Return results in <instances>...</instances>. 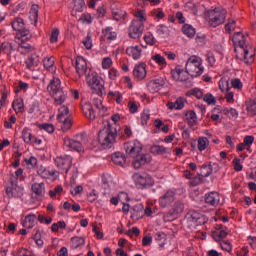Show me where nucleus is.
Listing matches in <instances>:
<instances>
[{"label":"nucleus","instance_id":"obj_51","mask_svg":"<svg viewBox=\"0 0 256 256\" xmlns=\"http://www.w3.org/2000/svg\"><path fill=\"white\" fill-rule=\"evenodd\" d=\"M2 53H5V55H11V53H13V46L9 43H3Z\"/></svg>","mask_w":256,"mask_h":256},{"label":"nucleus","instance_id":"obj_25","mask_svg":"<svg viewBox=\"0 0 256 256\" xmlns=\"http://www.w3.org/2000/svg\"><path fill=\"white\" fill-rule=\"evenodd\" d=\"M175 201V192L167 191L161 199L162 207H167V205H171Z\"/></svg>","mask_w":256,"mask_h":256},{"label":"nucleus","instance_id":"obj_48","mask_svg":"<svg viewBox=\"0 0 256 256\" xmlns=\"http://www.w3.org/2000/svg\"><path fill=\"white\" fill-rule=\"evenodd\" d=\"M150 117H151V113H149V110H144L141 113V125L142 126L147 125V121H149Z\"/></svg>","mask_w":256,"mask_h":256},{"label":"nucleus","instance_id":"obj_27","mask_svg":"<svg viewBox=\"0 0 256 256\" xmlns=\"http://www.w3.org/2000/svg\"><path fill=\"white\" fill-rule=\"evenodd\" d=\"M82 111L87 119H90V121H93L95 119V110H93V106L91 103H85L82 106Z\"/></svg>","mask_w":256,"mask_h":256},{"label":"nucleus","instance_id":"obj_63","mask_svg":"<svg viewBox=\"0 0 256 256\" xmlns=\"http://www.w3.org/2000/svg\"><path fill=\"white\" fill-rule=\"evenodd\" d=\"M204 101L208 103V105H215L216 100L211 94H206L204 96Z\"/></svg>","mask_w":256,"mask_h":256},{"label":"nucleus","instance_id":"obj_44","mask_svg":"<svg viewBox=\"0 0 256 256\" xmlns=\"http://www.w3.org/2000/svg\"><path fill=\"white\" fill-rule=\"evenodd\" d=\"M227 235L228 233L225 230H219L218 232L212 233V237L215 239V241H221V239H225Z\"/></svg>","mask_w":256,"mask_h":256},{"label":"nucleus","instance_id":"obj_29","mask_svg":"<svg viewBox=\"0 0 256 256\" xmlns=\"http://www.w3.org/2000/svg\"><path fill=\"white\" fill-rule=\"evenodd\" d=\"M43 66L50 73H55V58L54 57H45L43 60Z\"/></svg>","mask_w":256,"mask_h":256},{"label":"nucleus","instance_id":"obj_59","mask_svg":"<svg viewBox=\"0 0 256 256\" xmlns=\"http://www.w3.org/2000/svg\"><path fill=\"white\" fill-rule=\"evenodd\" d=\"M151 15L154 17V21H157V23L161 21V9L152 10Z\"/></svg>","mask_w":256,"mask_h":256},{"label":"nucleus","instance_id":"obj_12","mask_svg":"<svg viewBox=\"0 0 256 256\" xmlns=\"http://www.w3.org/2000/svg\"><path fill=\"white\" fill-rule=\"evenodd\" d=\"M12 29L20 33V37H31V32L25 28V22L23 18L17 17L12 22Z\"/></svg>","mask_w":256,"mask_h":256},{"label":"nucleus","instance_id":"obj_38","mask_svg":"<svg viewBox=\"0 0 256 256\" xmlns=\"http://www.w3.org/2000/svg\"><path fill=\"white\" fill-rule=\"evenodd\" d=\"M182 31L184 35H187V37L189 38L195 37V28H193V26L189 24L184 25Z\"/></svg>","mask_w":256,"mask_h":256},{"label":"nucleus","instance_id":"obj_21","mask_svg":"<svg viewBox=\"0 0 256 256\" xmlns=\"http://www.w3.org/2000/svg\"><path fill=\"white\" fill-rule=\"evenodd\" d=\"M219 201H221V197L217 192H210L206 194L205 203H207V205L217 207V205H219Z\"/></svg>","mask_w":256,"mask_h":256},{"label":"nucleus","instance_id":"obj_46","mask_svg":"<svg viewBox=\"0 0 256 256\" xmlns=\"http://www.w3.org/2000/svg\"><path fill=\"white\" fill-rule=\"evenodd\" d=\"M25 65H26V69H29V71H33V69H35L37 62L36 60L33 58V56L29 57L26 61H25Z\"/></svg>","mask_w":256,"mask_h":256},{"label":"nucleus","instance_id":"obj_60","mask_svg":"<svg viewBox=\"0 0 256 256\" xmlns=\"http://www.w3.org/2000/svg\"><path fill=\"white\" fill-rule=\"evenodd\" d=\"M190 95H194L197 99H202L203 98V91H201L199 88H195L191 90Z\"/></svg>","mask_w":256,"mask_h":256},{"label":"nucleus","instance_id":"obj_22","mask_svg":"<svg viewBox=\"0 0 256 256\" xmlns=\"http://www.w3.org/2000/svg\"><path fill=\"white\" fill-rule=\"evenodd\" d=\"M146 67L147 65H145V63H141L136 66L133 70L134 77L140 81L145 79V77H147V70L145 69Z\"/></svg>","mask_w":256,"mask_h":256},{"label":"nucleus","instance_id":"obj_10","mask_svg":"<svg viewBox=\"0 0 256 256\" xmlns=\"http://www.w3.org/2000/svg\"><path fill=\"white\" fill-rule=\"evenodd\" d=\"M57 120L60 123H63V131H68V129H71L73 122H71V118H69V108L67 106L63 105L58 109Z\"/></svg>","mask_w":256,"mask_h":256},{"label":"nucleus","instance_id":"obj_20","mask_svg":"<svg viewBox=\"0 0 256 256\" xmlns=\"http://www.w3.org/2000/svg\"><path fill=\"white\" fill-rule=\"evenodd\" d=\"M54 100V105L59 106L63 105L65 101L68 99V93L67 90L58 91L55 94H52L51 96Z\"/></svg>","mask_w":256,"mask_h":256},{"label":"nucleus","instance_id":"obj_34","mask_svg":"<svg viewBox=\"0 0 256 256\" xmlns=\"http://www.w3.org/2000/svg\"><path fill=\"white\" fill-rule=\"evenodd\" d=\"M35 219H37V217L34 214L26 216L23 222V227H26V229H33V227H35Z\"/></svg>","mask_w":256,"mask_h":256},{"label":"nucleus","instance_id":"obj_50","mask_svg":"<svg viewBox=\"0 0 256 256\" xmlns=\"http://www.w3.org/2000/svg\"><path fill=\"white\" fill-rule=\"evenodd\" d=\"M231 85L234 89H238V91H241V89H243V82H241L239 78L232 79Z\"/></svg>","mask_w":256,"mask_h":256},{"label":"nucleus","instance_id":"obj_5","mask_svg":"<svg viewBox=\"0 0 256 256\" xmlns=\"http://www.w3.org/2000/svg\"><path fill=\"white\" fill-rule=\"evenodd\" d=\"M85 135L78 134L74 139L64 138V147L67 149H72V151H77V153H83L85 151Z\"/></svg>","mask_w":256,"mask_h":256},{"label":"nucleus","instance_id":"obj_56","mask_svg":"<svg viewBox=\"0 0 256 256\" xmlns=\"http://www.w3.org/2000/svg\"><path fill=\"white\" fill-rule=\"evenodd\" d=\"M105 13H107L105 6H99L96 10L97 19H103V17H105Z\"/></svg>","mask_w":256,"mask_h":256},{"label":"nucleus","instance_id":"obj_33","mask_svg":"<svg viewBox=\"0 0 256 256\" xmlns=\"http://www.w3.org/2000/svg\"><path fill=\"white\" fill-rule=\"evenodd\" d=\"M127 15L126 11L120 10V9H114L112 8V17L114 21H125V17Z\"/></svg>","mask_w":256,"mask_h":256},{"label":"nucleus","instance_id":"obj_32","mask_svg":"<svg viewBox=\"0 0 256 256\" xmlns=\"http://www.w3.org/2000/svg\"><path fill=\"white\" fill-rule=\"evenodd\" d=\"M168 109H183L185 107V98H178L175 103L168 102Z\"/></svg>","mask_w":256,"mask_h":256},{"label":"nucleus","instance_id":"obj_61","mask_svg":"<svg viewBox=\"0 0 256 256\" xmlns=\"http://www.w3.org/2000/svg\"><path fill=\"white\" fill-rule=\"evenodd\" d=\"M38 221L40 223H45L46 225H51V223L53 222V218H51V217L45 218L43 215L40 214L38 216Z\"/></svg>","mask_w":256,"mask_h":256},{"label":"nucleus","instance_id":"obj_55","mask_svg":"<svg viewBox=\"0 0 256 256\" xmlns=\"http://www.w3.org/2000/svg\"><path fill=\"white\" fill-rule=\"evenodd\" d=\"M144 41L147 45H155V36H153L151 33H148L144 36Z\"/></svg>","mask_w":256,"mask_h":256},{"label":"nucleus","instance_id":"obj_13","mask_svg":"<svg viewBox=\"0 0 256 256\" xmlns=\"http://www.w3.org/2000/svg\"><path fill=\"white\" fill-rule=\"evenodd\" d=\"M185 209V206L182 204L181 201H177L174 203L172 210H170L167 215L164 216V221H173V219H177L181 213H183V210Z\"/></svg>","mask_w":256,"mask_h":256},{"label":"nucleus","instance_id":"obj_45","mask_svg":"<svg viewBox=\"0 0 256 256\" xmlns=\"http://www.w3.org/2000/svg\"><path fill=\"white\" fill-rule=\"evenodd\" d=\"M219 89L222 93H227V91L231 90V87H229V80L221 79L219 81Z\"/></svg>","mask_w":256,"mask_h":256},{"label":"nucleus","instance_id":"obj_42","mask_svg":"<svg viewBox=\"0 0 256 256\" xmlns=\"http://www.w3.org/2000/svg\"><path fill=\"white\" fill-rule=\"evenodd\" d=\"M74 9L77 13H83L85 9V0H74Z\"/></svg>","mask_w":256,"mask_h":256},{"label":"nucleus","instance_id":"obj_35","mask_svg":"<svg viewBox=\"0 0 256 256\" xmlns=\"http://www.w3.org/2000/svg\"><path fill=\"white\" fill-rule=\"evenodd\" d=\"M12 109H14L15 113H23L24 104L23 99L17 98L12 103Z\"/></svg>","mask_w":256,"mask_h":256},{"label":"nucleus","instance_id":"obj_47","mask_svg":"<svg viewBox=\"0 0 256 256\" xmlns=\"http://www.w3.org/2000/svg\"><path fill=\"white\" fill-rule=\"evenodd\" d=\"M39 129L46 131V133H54L55 126H53V124L44 123L39 125Z\"/></svg>","mask_w":256,"mask_h":256},{"label":"nucleus","instance_id":"obj_30","mask_svg":"<svg viewBox=\"0 0 256 256\" xmlns=\"http://www.w3.org/2000/svg\"><path fill=\"white\" fill-rule=\"evenodd\" d=\"M148 89L150 93H159L161 91V80L155 79L148 83Z\"/></svg>","mask_w":256,"mask_h":256},{"label":"nucleus","instance_id":"obj_43","mask_svg":"<svg viewBox=\"0 0 256 256\" xmlns=\"http://www.w3.org/2000/svg\"><path fill=\"white\" fill-rule=\"evenodd\" d=\"M149 63L152 67H155V64L156 65H161V54L152 53V56H151V59H150Z\"/></svg>","mask_w":256,"mask_h":256},{"label":"nucleus","instance_id":"obj_23","mask_svg":"<svg viewBox=\"0 0 256 256\" xmlns=\"http://www.w3.org/2000/svg\"><path fill=\"white\" fill-rule=\"evenodd\" d=\"M103 41H115L117 39V32L113 31V27H107L102 30Z\"/></svg>","mask_w":256,"mask_h":256},{"label":"nucleus","instance_id":"obj_28","mask_svg":"<svg viewBox=\"0 0 256 256\" xmlns=\"http://www.w3.org/2000/svg\"><path fill=\"white\" fill-rule=\"evenodd\" d=\"M37 174L43 179H49L55 175V170H49L45 166L41 165L37 168Z\"/></svg>","mask_w":256,"mask_h":256},{"label":"nucleus","instance_id":"obj_40","mask_svg":"<svg viewBox=\"0 0 256 256\" xmlns=\"http://www.w3.org/2000/svg\"><path fill=\"white\" fill-rule=\"evenodd\" d=\"M24 165H26L28 169H35V167H37V159L35 158V156H31L30 158H25Z\"/></svg>","mask_w":256,"mask_h":256},{"label":"nucleus","instance_id":"obj_53","mask_svg":"<svg viewBox=\"0 0 256 256\" xmlns=\"http://www.w3.org/2000/svg\"><path fill=\"white\" fill-rule=\"evenodd\" d=\"M59 41V29H54L50 35V43H57Z\"/></svg>","mask_w":256,"mask_h":256},{"label":"nucleus","instance_id":"obj_14","mask_svg":"<svg viewBox=\"0 0 256 256\" xmlns=\"http://www.w3.org/2000/svg\"><path fill=\"white\" fill-rule=\"evenodd\" d=\"M29 39H31L29 36H20L17 51L21 55H27L28 53L33 52V46L27 43Z\"/></svg>","mask_w":256,"mask_h":256},{"label":"nucleus","instance_id":"obj_18","mask_svg":"<svg viewBox=\"0 0 256 256\" xmlns=\"http://www.w3.org/2000/svg\"><path fill=\"white\" fill-rule=\"evenodd\" d=\"M6 194L8 197H14L19 199V197H23V188L19 187L15 183H11L10 186L6 188Z\"/></svg>","mask_w":256,"mask_h":256},{"label":"nucleus","instance_id":"obj_4","mask_svg":"<svg viewBox=\"0 0 256 256\" xmlns=\"http://www.w3.org/2000/svg\"><path fill=\"white\" fill-rule=\"evenodd\" d=\"M227 10L223 8H214L205 12V19L208 21L209 27H219L225 23Z\"/></svg>","mask_w":256,"mask_h":256},{"label":"nucleus","instance_id":"obj_24","mask_svg":"<svg viewBox=\"0 0 256 256\" xmlns=\"http://www.w3.org/2000/svg\"><path fill=\"white\" fill-rule=\"evenodd\" d=\"M111 159L115 165H119L120 167H124L125 163H127V158L125 157V154L122 152L113 153Z\"/></svg>","mask_w":256,"mask_h":256},{"label":"nucleus","instance_id":"obj_11","mask_svg":"<svg viewBox=\"0 0 256 256\" xmlns=\"http://www.w3.org/2000/svg\"><path fill=\"white\" fill-rule=\"evenodd\" d=\"M56 167H58L60 173H69L71 165L73 164V158L69 155L58 156L54 159Z\"/></svg>","mask_w":256,"mask_h":256},{"label":"nucleus","instance_id":"obj_2","mask_svg":"<svg viewBox=\"0 0 256 256\" xmlns=\"http://www.w3.org/2000/svg\"><path fill=\"white\" fill-rule=\"evenodd\" d=\"M232 41L234 43V50L236 58L240 61H244L246 65L253 63L255 57V51L253 48L246 44L245 35L241 32H237L233 35Z\"/></svg>","mask_w":256,"mask_h":256},{"label":"nucleus","instance_id":"obj_52","mask_svg":"<svg viewBox=\"0 0 256 256\" xmlns=\"http://www.w3.org/2000/svg\"><path fill=\"white\" fill-rule=\"evenodd\" d=\"M86 49H91L93 47V41L91 40V34L88 33L85 40L82 41Z\"/></svg>","mask_w":256,"mask_h":256},{"label":"nucleus","instance_id":"obj_9","mask_svg":"<svg viewBox=\"0 0 256 256\" xmlns=\"http://www.w3.org/2000/svg\"><path fill=\"white\" fill-rule=\"evenodd\" d=\"M186 221H188L190 227H199V225H205L207 223V217L192 210L186 215Z\"/></svg>","mask_w":256,"mask_h":256},{"label":"nucleus","instance_id":"obj_62","mask_svg":"<svg viewBox=\"0 0 256 256\" xmlns=\"http://www.w3.org/2000/svg\"><path fill=\"white\" fill-rule=\"evenodd\" d=\"M225 99H226L227 103H234L235 99H234L233 91H231V90L226 91Z\"/></svg>","mask_w":256,"mask_h":256},{"label":"nucleus","instance_id":"obj_19","mask_svg":"<svg viewBox=\"0 0 256 256\" xmlns=\"http://www.w3.org/2000/svg\"><path fill=\"white\" fill-rule=\"evenodd\" d=\"M63 87L61 86V80L59 78H54L50 80V83L47 86V91L50 95H55L58 91H64Z\"/></svg>","mask_w":256,"mask_h":256},{"label":"nucleus","instance_id":"obj_16","mask_svg":"<svg viewBox=\"0 0 256 256\" xmlns=\"http://www.w3.org/2000/svg\"><path fill=\"white\" fill-rule=\"evenodd\" d=\"M143 29L145 26L141 22H132L129 27V37L131 39H139L143 35Z\"/></svg>","mask_w":256,"mask_h":256},{"label":"nucleus","instance_id":"obj_36","mask_svg":"<svg viewBox=\"0 0 256 256\" xmlns=\"http://www.w3.org/2000/svg\"><path fill=\"white\" fill-rule=\"evenodd\" d=\"M33 134H31V130L29 128H24L22 130V139L24 141V143H27L28 145H30L33 141Z\"/></svg>","mask_w":256,"mask_h":256},{"label":"nucleus","instance_id":"obj_3","mask_svg":"<svg viewBox=\"0 0 256 256\" xmlns=\"http://www.w3.org/2000/svg\"><path fill=\"white\" fill-rule=\"evenodd\" d=\"M115 139H117V128L111 122H107V125L98 133V143L102 149H113Z\"/></svg>","mask_w":256,"mask_h":256},{"label":"nucleus","instance_id":"obj_26","mask_svg":"<svg viewBox=\"0 0 256 256\" xmlns=\"http://www.w3.org/2000/svg\"><path fill=\"white\" fill-rule=\"evenodd\" d=\"M141 51L140 46H130L126 49L127 55L135 60L141 58Z\"/></svg>","mask_w":256,"mask_h":256},{"label":"nucleus","instance_id":"obj_64","mask_svg":"<svg viewBox=\"0 0 256 256\" xmlns=\"http://www.w3.org/2000/svg\"><path fill=\"white\" fill-rule=\"evenodd\" d=\"M17 256H35V255H33V252L31 251L21 248L18 250Z\"/></svg>","mask_w":256,"mask_h":256},{"label":"nucleus","instance_id":"obj_41","mask_svg":"<svg viewBox=\"0 0 256 256\" xmlns=\"http://www.w3.org/2000/svg\"><path fill=\"white\" fill-rule=\"evenodd\" d=\"M208 146H209V139H207V137H201L198 139L199 151H205Z\"/></svg>","mask_w":256,"mask_h":256},{"label":"nucleus","instance_id":"obj_17","mask_svg":"<svg viewBox=\"0 0 256 256\" xmlns=\"http://www.w3.org/2000/svg\"><path fill=\"white\" fill-rule=\"evenodd\" d=\"M171 75L174 81H187V79H189V73L187 70H183L181 66H176L175 69L171 71Z\"/></svg>","mask_w":256,"mask_h":256},{"label":"nucleus","instance_id":"obj_54","mask_svg":"<svg viewBox=\"0 0 256 256\" xmlns=\"http://www.w3.org/2000/svg\"><path fill=\"white\" fill-rule=\"evenodd\" d=\"M62 192H63V187L56 186L53 190L49 191V195L53 199V197H56L57 195L61 194Z\"/></svg>","mask_w":256,"mask_h":256},{"label":"nucleus","instance_id":"obj_49","mask_svg":"<svg viewBox=\"0 0 256 256\" xmlns=\"http://www.w3.org/2000/svg\"><path fill=\"white\" fill-rule=\"evenodd\" d=\"M201 183H203V178L201 177V174H199L189 182V185L192 187H197V185H201Z\"/></svg>","mask_w":256,"mask_h":256},{"label":"nucleus","instance_id":"obj_6","mask_svg":"<svg viewBox=\"0 0 256 256\" xmlns=\"http://www.w3.org/2000/svg\"><path fill=\"white\" fill-rule=\"evenodd\" d=\"M186 71L191 77H199L203 75V66H201V58L191 56L186 63Z\"/></svg>","mask_w":256,"mask_h":256},{"label":"nucleus","instance_id":"obj_1","mask_svg":"<svg viewBox=\"0 0 256 256\" xmlns=\"http://www.w3.org/2000/svg\"><path fill=\"white\" fill-rule=\"evenodd\" d=\"M124 151L128 157H132L133 167L134 169H141L143 165H147V163H151V155L150 154H142L143 145L138 140H133L124 144Z\"/></svg>","mask_w":256,"mask_h":256},{"label":"nucleus","instance_id":"obj_58","mask_svg":"<svg viewBox=\"0 0 256 256\" xmlns=\"http://www.w3.org/2000/svg\"><path fill=\"white\" fill-rule=\"evenodd\" d=\"M113 65V60H111L110 57L103 58L102 60V68L103 69H109Z\"/></svg>","mask_w":256,"mask_h":256},{"label":"nucleus","instance_id":"obj_15","mask_svg":"<svg viewBox=\"0 0 256 256\" xmlns=\"http://www.w3.org/2000/svg\"><path fill=\"white\" fill-rule=\"evenodd\" d=\"M75 69L79 77H83V75H87L88 73H91V69L87 67V61L85 60V58L81 56H78L76 58Z\"/></svg>","mask_w":256,"mask_h":256},{"label":"nucleus","instance_id":"obj_37","mask_svg":"<svg viewBox=\"0 0 256 256\" xmlns=\"http://www.w3.org/2000/svg\"><path fill=\"white\" fill-rule=\"evenodd\" d=\"M32 191L36 195H44L45 194V184L44 183H34L32 185Z\"/></svg>","mask_w":256,"mask_h":256},{"label":"nucleus","instance_id":"obj_39","mask_svg":"<svg viewBox=\"0 0 256 256\" xmlns=\"http://www.w3.org/2000/svg\"><path fill=\"white\" fill-rule=\"evenodd\" d=\"M213 173V166L210 165H204L201 168L200 177L203 179L205 177H209Z\"/></svg>","mask_w":256,"mask_h":256},{"label":"nucleus","instance_id":"obj_7","mask_svg":"<svg viewBox=\"0 0 256 256\" xmlns=\"http://www.w3.org/2000/svg\"><path fill=\"white\" fill-rule=\"evenodd\" d=\"M85 77L86 83L91 87V89H94V93H96L98 97H103V95H105V86L101 83L99 77L91 74V72H88Z\"/></svg>","mask_w":256,"mask_h":256},{"label":"nucleus","instance_id":"obj_57","mask_svg":"<svg viewBox=\"0 0 256 256\" xmlns=\"http://www.w3.org/2000/svg\"><path fill=\"white\" fill-rule=\"evenodd\" d=\"M220 247L221 249H223V251H227L228 253H231L233 246H231V243L227 242V241H222L220 243Z\"/></svg>","mask_w":256,"mask_h":256},{"label":"nucleus","instance_id":"obj_31","mask_svg":"<svg viewBox=\"0 0 256 256\" xmlns=\"http://www.w3.org/2000/svg\"><path fill=\"white\" fill-rule=\"evenodd\" d=\"M186 121L189 127H195V125H197V114L195 111L190 110L186 112Z\"/></svg>","mask_w":256,"mask_h":256},{"label":"nucleus","instance_id":"obj_8","mask_svg":"<svg viewBox=\"0 0 256 256\" xmlns=\"http://www.w3.org/2000/svg\"><path fill=\"white\" fill-rule=\"evenodd\" d=\"M132 179L137 189H145V187H151L153 185V178L147 173H135Z\"/></svg>","mask_w":256,"mask_h":256}]
</instances>
